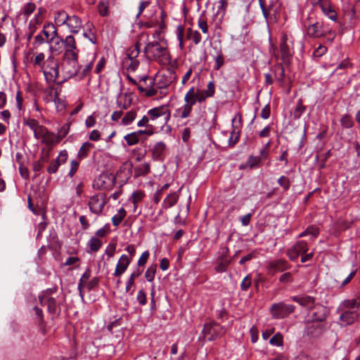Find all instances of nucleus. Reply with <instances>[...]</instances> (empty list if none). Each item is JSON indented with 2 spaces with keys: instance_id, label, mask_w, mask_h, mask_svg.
I'll return each instance as SVG.
<instances>
[{
  "instance_id": "f257e3e1",
  "label": "nucleus",
  "mask_w": 360,
  "mask_h": 360,
  "mask_svg": "<svg viewBox=\"0 0 360 360\" xmlns=\"http://www.w3.org/2000/svg\"><path fill=\"white\" fill-rule=\"evenodd\" d=\"M176 79L177 75L175 71L172 69H167L166 71L156 75L155 79L150 78L148 76L141 77L140 82H143L146 86L139 85L138 90L147 97L154 96L163 97L168 94V87Z\"/></svg>"
},
{
  "instance_id": "f03ea898",
  "label": "nucleus",
  "mask_w": 360,
  "mask_h": 360,
  "mask_svg": "<svg viewBox=\"0 0 360 360\" xmlns=\"http://www.w3.org/2000/svg\"><path fill=\"white\" fill-rule=\"evenodd\" d=\"M78 54L68 51L63 53L60 64L63 79L58 83L61 84L70 78L77 76L82 66L78 63Z\"/></svg>"
},
{
  "instance_id": "7ed1b4c3",
  "label": "nucleus",
  "mask_w": 360,
  "mask_h": 360,
  "mask_svg": "<svg viewBox=\"0 0 360 360\" xmlns=\"http://www.w3.org/2000/svg\"><path fill=\"white\" fill-rule=\"evenodd\" d=\"M59 67L57 59L53 56L51 55L46 58V63L40 70L43 72L48 83L56 82L59 77Z\"/></svg>"
},
{
  "instance_id": "20e7f679",
  "label": "nucleus",
  "mask_w": 360,
  "mask_h": 360,
  "mask_svg": "<svg viewBox=\"0 0 360 360\" xmlns=\"http://www.w3.org/2000/svg\"><path fill=\"white\" fill-rule=\"evenodd\" d=\"M226 333L225 328L216 322L205 323L202 333L203 338L207 341H214L220 338Z\"/></svg>"
},
{
  "instance_id": "39448f33",
  "label": "nucleus",
  "mask_w": 360,
  "mask_h": 360,
  "mask_svg": "<svg viewBox=\"0 0 360 360\" xmlns=\"http://www.w3.org/2000/svg\"><path fill=\"white\" fill-rule=\"evenodd\" d=\"M42 34L44 36V39L46 40V43L50 44V50L52 51V44L58 45L62 37L58 34V30L56 26L51 22H46L44 25L43 30L41 31Z\"/></svg>"
},
{
  "instance_id": "423d86ee",
  "label": "nucleus",
  "mask_w": 360,
  "mask_h": 360,
  "mask_svg": "<svg viewBox=\"0 0 360 360\" xmlns=\"http://www.w3.org/2000/svg\"><path fill=\"white\" fill-rule=\"evenodd\" d=\"M295 306L285 304L283 302L274 303L271 305L270 311L274 319H281L287 317L295 311Z\"/></svg>"
},
{
  "instance_id": "0eeeda50",
  "label": "nucleus",
  "mask_w": 360,
  "mask_h": 360,
  "mask_svg": "<svg viewBox=\"0 0 360 360\" xmlns=\"http://www.w3.org/2000/svg\"><path fill=\"white\" fill-rule=\"evenodd\" d=\"M149 120L155 122L159 119H162L161 125L163 126L167 123L170 118V112L165 106H159L149 110L147 112Z\"/></svg>"
},
{
  "instance_id": "6e6552de",
  "label": "nucleus",
  "mask_w": 360,
  "mask_h": 360,
  "mask_svg": "<svg viewBox=\"0 0 360 360\" xmlns=\"http://www.w3.org/2000/svg\"><path fill=\"white\" fill-rule=\"evenodd\" d=\"M145 52L153 59H158L160 57H167V49L160 46L158 41L149 42L144 48Z\"/></svg>"
},
{
  "instance_id": "1a4fd4ad",
  "label": "nucleus",
  "mask_w": 360,
  "mask_h": 360,
  "mask_svg": "<svg viewBox=\"0 0 360 360\" xmlns=\"http://www.w3.org/2000/svg\"><path fill=\"white\" fill-rule=\"evenodd\" d=\"M308 251V244L304 240H299L290 248L288 249L286 254L289 259L295 262L301 254L307 253Z\"/></svg>"
},
{
  "instance_id": "9d476101",
  "label": "nucleus",
  "mask_w": 360,
  "mask_h": 360,
  "mask_svg": "<svg viewBox=\"0 0 360 360\" xmlns=\"http://www.w3.org/2000/svg\"><path fill=\"white\" fill-rule=\"evenodd\" d=\"M330 30H327L324 28L323 22H315L310 24L306 28V34L310 38H320L326 36L328 33H330Z\"/></svg>"
},
{
  "instance_id": "9b49d317",
  "label": "nucleus",
  "mask_w": 360,
  "mask_h": 360,
  "mask_svg": "<svg viewBox=\"0 0 360 360\" xmlns=\"http://www.w3.org/2000/svg\"><path fill=\"white\" fill-rule=\"evenodd\" d=\"M280 49L283 60L290 58L293 54L292 41L286 33H283L281 35Z\"/></svg>"
},
{
  "instance_id": "f8f14e48",
  "label": "nucleus",
  "mask_w": 360,
  "mask_h": 360,
  "mask_svg": "<svg viewBox=\"0 0 360 360\" xmlns=\"http://www.w3.org/2000/svg\"><path fill=\"white\" fill-rule=\"evenodd\" d=\"M105 200L103 194H97L90 198L88 205L90 211L96 214H100L105 206Z\"/></svg>"
},
{
  "instance_id": "ddd939ff",
  "label": "nucleus",
  "mask_w": 360,
  "mask_h": 360,
  "mask_svg": "<svg viewBox=\"0 0 360 360\" xmlns=\"http://www.w3.org/2000/svg\"><path fill=\"white\" fill-rule=\"evenodd\" d=\"M340 314V321L342 326H347L354 323L359 317V313L356 310L338 309Z\"/></svg>"
},
{
  "instance_id": "4468645a",
  "label": "nucleus",
  "mask_w": 360,
  "mask_h": 360,
  "mask_svg": "<svg viewBox=\"0 0 360 360\" xmlns=\"http://www.w3.org/2000/svg\"><path fill=\"white\" fill-rule=\"evenodd\" d=\"M68 157V155L67 150H61L58 157L50 162L49 165L46 169L47 172L50 174L56 173L59 167L66 162Z\"/></svg>"
},
{
  "instance_id": "2eb2a0df",
  "label": "nucleus",
  "mask_w": 360,
  "mask_h": 360,
  "mask_svg": "<svg viewBox=\"0 0 360 360\" xmlns=\"http://www.w3.org/2000/svg\"><path fill=\"white\" fill-rule=\"evenodd\" d=\"M307 326V334L313 337H318L325 330L326 324L309 320Z\"/></svg>"
},
{
  "instance_id": "dca6fc26",
  "label": "nucleus",
  "mask_w": 360,
  "mask_h": 360,
  "mask_svg": "<svg viewBox=\"0 0 360 360\" xmlns=\"http://www.w3.org/2000/svg\"><path fill=\"white\" fill-rule=\"evenodd\" d=\"M131 262V258H129L128 255H121L116 265L113 275L115 277H120L126 271Z\"/></svg>"
},
{
  "instance_id": "f3484780",
  "label": "nucleus",
  "mask_w": 360,
  "mask_h": 360,
  "mask_svg": "<svg viewBox=\"0 0 360 360\" xmlns=\"http://www.w3.org/2000/svg\"><path fill=\"white\" fill-rule=\"evenodd\" d=\"M237 118H238V124H240L241 115L240 113H237L232 119V131L229 139V146H233L239 139V127L237 125V124H235Z\"/></svg>"
},
{
  "instance_id": "a211bd4d",
  "label": "nucleus",
  "mask_w": 360,
  "mask_h": 360,
  "mask_svg": "<svg viewBox=\"0 0 360 360\" xmlns=\"http://www.w3.org/2000/svg\"><path fill=\"white\" fill-rule=\"evenodd\" d=\"M290 267L291 266L283 259H276L269 264V270L273 274L276 272H283L290 269Z\"/></svg>"
},
{
  "instance_id": "6ab92c4d",
  "label": "nucleus",
  "mask_w": 360,
  "mask_h": 360,
  "mask_svg": "<svg viewBox=\"0 0 360 360\" xmlns=\"http://www.w3.org/2000/svg\"><path fill=\"white\" fill-rule=\"evenodd\" d=\"M44 305L47 306L48 312L54 316H58L61 311L60 303L53 297H49L45 299Z\"/></svg>"
},
{
  "instance_id": "aec40b11",
  "label": "nucleus",
  "mask_w": 360,
  "mask_h": 360,
  "mask_svg": "<svg viewBox=\"0 0 360 360\" xmlns=\"http://www.w3.org/2000/svg\"><path fill=\"white\" fill-rule=\"evenodd\" d=\"M314 309L315 311L312 313L310 320L314 322L324 323L323 322L328 314V309L323 305L315 307Z\"/></svg>"
},
{
  "instance_id": "412c9836",
  "label": "nucleus",
  "mask_w": 360,
  "mask_h": 360,
  "mask_svg": "<svg viewBox=\"0 0 360 360\" xmlns=\"http://www.w3.org/2000/svg\"><path fill=\"white\" fill-rule=\"evenodd\" d=\"M66 25L69 28L70 32L73 34H78L82 27V21L77 15H70Z\"/></svg>"
},
{
  "instance_id": "4be33fe9",
  "label": "nucleus",
  "mask_w": 360,
  "mask_h": 360,
  "mask_svg": "<svg viewBox=\"0 0 360 360\" xmlns=\"http://www.w3.org/2000/svg\"><path fill=\"white\" fill-rule=\"evenodd\" d=\"M166 145L162 141L157 142L151 148L152 158L155 161L163 160Z\"/></svg>"
},
{
  "instance_id": "5701e85b",
  "label": "nucleus",
  "mask_w": 360,
  "mask_h": 360,
  "mask_svg": "<svg viewBox=\"0 0 360 360\" xmlns=\"http://www.w3.org/2000/svg\"><path fill=\"white\" fill-rule=\"evenodd\" d=\"M291 300L308 309L314 307L315 304V298L309 295L293 296Z\"/></svg>"
},
{
  "instance_id": "b1692460",
  "label": "nucleus",
  "mask_w": 360,
  "mask_h": 360,
  "mask_svg": "<svg viewBox=\"0 0 360 360\" xmlns=\"http://www.w3.org/2000/svg\"><path fill=\"white\" fill-rule=\"evenodd\" d=\"M199 96V103L205 101L207 98L212 97L215 92L214 84L213 82H210L207 84V89L200 90L197 89Z\"/></svg>"
},
{
  "instance_id": "393cba45",
  "label": "nucleus",
  "mask_w": 360,
  "mask_h": 360,
  "mask_svg": "<svg viewBox=\"0 0 360 360\" xmlns=\"http://www.w3.org/2000/svg\"><path fill=\"white\" fill-rule=\"evenodd\" d=\"M60 43L64 45V53L72 51L78 54L79 50L77 49L75 37L72 35L67 36L65 39L62 38Z\"/></svg>"
},
{
  "instance_id": "a878e982",
  "label": "nucleus",
  "mask_w": 360,
  "mask_h": 360,
  "mask_svg": "<svg viewBox=\"0 0 360 360\" xmlns=\"http://www.w3.org/2000/svg\"><path fill=\"white\" fill-rule=\"evenodd\" d=\"M360 306V297L357 299H352V300H344L339 309H345V310H356L359 309Z\"/></svg>"
},
{
  "instance_id": "bb28decb",
  "label": "nucleus",
  "mask_w": 360,
  "mask_h": 360,
  "mask_svg": "<svg viewBox=\"0 0 360 360\" xmlns=\"http://www.w3.org/2000/svg\"><path fill=\"white\" fill-rule=\"evenodd\" d=\"M321 9L323 14L327 16L330 20L335 22L338 20V15L336 11L327 3L321 4Z\"/></svg>"
},
{
  "instance_id": "cd10ccee",
  "label": "nucleus",
  "mask_w": 360,
  "mask_h": 360,
  "mask_svg": "<svg viewBox=\"0 0 360 360\" xmlns=\"http://www.w3.org/2000/svg\"><path fill=\"white\" fill-rule=\"evenodd\" d=\"M259 4L266 22L269 23L270 18V11L274 8V1H271L269 5L266 6L265 4V0H259Z\"/></svg>"
},
{
  "instance_id": "c85d7f7f",
  "label": "nucleus",
  "mask_w": 360,
  "mask_h": 360,
  "mask_svg": "<svg viewBox=\"0 0 360 360\" xmlns=\"http://www.w3.org/2000/svg\"><path fill=\"white\" fill-rule=\"evenodd\" d=\"M94 147V144L86 141L80 147L78 153L77 158L81 160L88 157L90 150Z\"/></svg>"
},
{
  "instance_id": "c756f323",
  "label": "nucleus",
  "mask_w": 360,
  "mask_h": 360,
  "mask_svg": "<svg viewBox=\"0 0 360 360\" xmlns=\"http://www.w3.org/2000/svg\"><path fill=\"white\" fill-rule=\"evenodd\" d=\"M275 79L280 86H283L285 83V70L282 65H276L273 70Z\"/></svg>"
},
{
  "instance_id": "7c9ffc66",
  "label": "nucleus",
  "mask_w": 360,
  "mask_h": 360,
  "mask_svg": "<svg viewBox=\"0 0 360 360\" xmlns=\"http://www.w3.org/2000/svg\"><path fill=\"white\" fill-rule=\"evenodd\" d=\"M179 195L176 192L169 193L164 200L162 206L165 209L173 207L178 201Z\"/></svg>"
},
{
  "instance_id": "2f4dec72",
  "label": "nucleus",
  "mask_w": 360,
  "mask_h": 360,
  "mask_svg": "<svg viewBox=\"0 0 360 360\" xmlns=\"http://www.w3.org/2000/svg\"><path fill=\"white\" fill-rule=\"evenodd\" d=\"M59 142L60 141L57 135H55L53 133L50 132L48 130L42 139V143L48 146L54 145Z\"/></svg>"
},
{
  "instance_id": "473e14b6",
  "label": "nucleus",
  "mask_w": 360,
  "mask_h": 360,
  "mask_svg": "<svg viewBox=\"0 0 360 360\" xmlns=\"http://www.w3.org/2000/svg\"><path fill=\"white\" fill-rule=\"evenodd\" d=\"M102 246V242L100 239H98L96 237H91L87 243V247L89 248L90 250L88 251L90 252H97L100 250V248Z\"/></svg>"
},
{
  "instance_id": "72a5a7b5",
  "label": "nucleus",
  "mask_w": 360,
  "mask_h": 360,
  "mask_svg": "<svg viewBox=\"0 0 360 360\" xmlns=\"http://www.w3.org/2000/svg\"><path fill=\"white\" fill-rule=\"evenodd\" d=\"M340 124L344 129H351L354 126L352 117L349 114L343 115L340 120Z\"/></svg>"
},
{
  "instance_id": "f704fd0d",
  "label": "nucleus",
  "mask_w": 360,
  "mask_h": 360,
  "mask_svg": "<svg viewBox=\"0 0 360 360\" xmlns=\"http://www.w3.org/2000/svg\"><path fill=\"white\" fill-rule=\"evenodd\" d=\"M69 15L65 11H58L55 15V21L58 25H67Z\"/></svg>"
},
{
  "instance_id": "c9c22d12",
  "label": "nucleus",
  "mask_w": 360,
  "mask_h": 360,
  "mask_svg": "<svg viewBox=\"0 0 360 360\" xmlns=\"http://www.w3.org/2000/svg\"><path fill=\"white\" fill-rule=\"evenodd\" d=\"M193 107V105L185 103L181 108L176 110V112H180V117L182 119L189 117L191 115Z\"/></svg>"
},
{
  "instance_id": "e433bc0d",
  "label": "nucleus",
  "mask_w": 360,
  "mask_h": 360,
  "mask_svg": "<svg viewBox=\"0 0 360 360\" xmlns=\"http://www.w3.org/2000/svg\"><path fill=\"white\" fill-rule=\"evenodd\" d=\"M187 37L195 44H198L202 39L200 33L197 30H193L191 28H188L187 30Z\"/></svg>"
},
{
  "instance_id": "4c0bfd02",
  "label": "nucleus",
  "mask_w": 360,
  "mask_h": 360,
  "mask_svg": "<svg viewBox=\"0 0 360 360\" xmlns=\"http://www.w3.org/2000/svg\"><path fill=\"white\" fill-rule=\"evenodd\" d=\"M134 170L136 176H146L150 172V164L145 162L144 164L136 167Z\"/></svg>"
},
{
  "instance_id": "58836bf2",
  "label": "nucleus",
  "mask_w": 360,
  "mask_h": 360,
  "mask_svg": "<svg viewBox=\"0 0 360 360\" xmlns=\"http://www.w3.org/2000/svg\"><path fill=\"white\" fill-rule=\"evenodd\" d=\"M127 212L124 208H120L117 214L114 215L112 218V223L113 226H118L124 218L126 217Z\"/></svg>"
},
{
  "instance_id": "ea45409f",
  "label": "nucleus",
  "mask_w": 360,
  "mask_h": 360,
  "mask_svg": "<svg viewBox=\"0 0 360 360\" xmlns=\"http://www.w3.org/2000/svg\"><path fill=\"white\" fill-rule=\"evenodd\" d=\"M95 58V54H94L92 56V60L89 63H87L82 69H79V72H78L77 76L80 79L84 78L90 72L91 70L93 68Z\"/></svg>"
},
{
  "instance_id": "a19ab883",
  "label": "nucleus",
  "mask_w": 360,
  "mask_h": 360,
  "mask_svg": "<svg viewBox=\"0 0 360 360\" xmlns=\"http://www.w3.org/2000/svg\"><path fill=\"white\" fill-rule=\"evenodd\" d=\"M140 53V45L136 43L134 46L130 47L127 51V56L128 59H136Z\"/></svg>"
},
{
  "instance_id": "79ce46f5",
  "label": "nucleus",
  "mask_w": 360,
  "mask_h": 360,
  "mask_svg": "<svg viewBox=\"0 0 360 360\" xmlns=\"http://www.w3.org/2000/svg\"><path fill=\"white\" fill-rule=\"evenodd\" d=\"M157 270V264H153L148 268L145 272V278L148 282H153L155 278V273Z\"/></svg>"
},
{
  "instance_id": "37998d69",
  "label": "nucleus",
  "mask_w": 360,
  "mask_h": 360,
  "mask_svg": "<svg viewBox=\"0 0 360 360\" xmlns=\"http://www.w3.org/2000/svg\"><path fill=\"white\" fill-rule=\"evenodd\" d=\"M305 110L306 106L302 105V101L301 99H300L297 101L296 107L293 112V117L296 120L300 119L301 116L303 115V113L305 112Z\"/></svg>"
},
{
  "instance_id": "c03bdc74",
  "label": "nucleus",
  "mask_w": 360,
  "mask_h": 360,
  "mask_svg": "<svg viewBox=\"0 0 360 360\" xmlns=\"http://www.w3.org/2000/svg\"><path fill=\"white\" fill-rule=\"evenodd\" d=\"M124 141L128 146H134L139 143L140 138L136 131L128 134L124 136Z\"/></svg>"
},
{
  "instance_id": "a18cd8bd",
  "label": "nucleus",
  "mask_w": 360,
  "mask_h": 360,
  "mask_svg": "<svg viewBox=\"0 0 360 360\" xmlns=\"http://www.w3.org/2000/svg\"><path fill=\"white\" fill-rule=\"evenodd\" d=\"M344 12L345 15H347L350 17V18H354L356 15V12L358 11L360 13V3L356 5V7L351 6L348 5L347 7L344 6L343 8Z\"/></svg>"
},
{
  "instance_id": "49530a36",
  "label": "nucleus",
  "mask_w": 360,
  "mask_h": 360,
  "mask_svg": "<svg viewBox=\"0 0 360 360\" xmlns=\"http://www.w3.org/2000/svg\"><path fill=\"white\" fill-rule=\"evenodd\" d=\"M136 110H130L126 113V115L122 119V124L123 125H129L136 118Z\"/></svg>"
},
{
  "instance_id": "de8ad7c7",
  "label": "nucleus",
  "mask_w": 360,
  "mask_h": 360,
  "mask_svg": "<svg viewBox=\"0 0 360 360\" xmlns=\"http://www.w3.org/2000/svg\"><path fill=\"white\" fill-rule=\"evenodd\" d=\"M108 2L105 0H101L98 4V13L103 16H107L109 13L108 12Z\"/></svg>"
},
{
  "instance_id": "09e8293b",
  "label": "nucleus",
  "mask_w": 360,
  "mask_h": 360,
  "mask_svg": "<svg viewBox=\"0 0 360 360\" xmlns=\"http://www.w3.org/2000/svg\"><path fill=\"white\" fill-rule=\"evenodd\" d=\"M56 291H57L56 287L48 288L46 290H44L41 292V294L39 295V300L40 304L41 306H44V302L45 301V299L49 297H51V295L56 292Z\"/></svg>"
},
{
  "instance_id": "8fccbe9b",
  "label": "nucleus",
  "mask_w": 360,
  "mask_h": 360,
  "mask_svg": "<svg viewBox=\"0 0 360 360\" xmlns=\"http://www.w3.org/2000/svg\"><path fill=\"white\" fill-rule=\"evenodd\" d=\"M261 161V157L250 155L248 159L247 165L250 167V169H254L259 167Z\"/></svg>"
},
{
  "instance_id": "3c124183",
  "label": "nucleus",
  "mask_w": 360,
  "mask_h": 360,
  "mask_svg": "<svg viewBox=\"0 0 360 360\" xmlns=\"http://www.w3.org/2000/svg\"><path fill=\"white\" fill-rule=\"evenodd\" d=\"M33 310L35 312L36 316H37V322L41 329H43L45 326V321L44 319V313L43 311L39 308L38 307H34Z\"/></svg>"
},
{
  "instance_id": "603ef678",
  "label": "nucleus",
  "mask_w": 360,
  "mask_h": 360,
  "mask_svg": "<svg viewBox=\"0 0 360 360\" xmlns=\"http://www.w3.org/2000/svg\"><path fill=\"white\" fill-rule=\"evenodd\" d=\"M198 27L202 30V32L205 34L208 32V25L207 20L205 18V11H203L198 21Z\"/></svg>"
},
{
  "instance_id": "864d4df0",
  "label": "nucleus",
  "mask_w": 360,
  "mask_h": 360,
  "mask_svg": "<svg viewBox=\"0 0 360 360\" xmlns=\"http://www.w3.org/2000/svg\"><path fill=\"white\" fill-rule=\"evenodd\" d=\"M144 196H145V194L141 191H135L131 194V199H132V202L134 204V211L136 209L137 203L141 202L143 200Z\"/></svg>"
},
{
  "instance_id": "5fc2aeb1",
  "label": "nucleus",
  "mask_w": 360,
  "mask_h": 360,
  "mask_svg": "<svg viewBox=\"0 0 360 360\" xmlns=\"http://www.w3.org/2000/svg\"><path fill=\"white\" fill-rule=\"evenodd\" d=\"M331 155L330 151L328 150L326 153H323L321 155H317L316 156V160H320L319 169H323L326 167V162Z\"/></svg>"
},
{
  "instance_id": "6e6d98bb",
  "label": "nucleus",
  "mask_w": 360,
  "mask_h": 360,
  "mask_svg": "<svg viewBox=\"0 0 360 360\" xmlns=\"http://www.w3.org/2000/svg\"><path fill=\"white\" fill-rule=\"evenodd\" d=\"M46 63L45 55L44 53H38L33 59V64L35 67H38L40 69Z\"/></svg>"
},
{
  "instance_id": "4d7b16f0",
  "label": "nucleus",
  "mask_w": 360,
  "mask_h": 360,
  "mask_svg": "<svg viewBox=\"0 0 360 360\" xmlns=\"http://www.w3.org/2000/svg\"><path fill=\"white\" fill-rule=\"evenodd\" d=\"M269 343L273 346L281 347L283 346V335L280 333H277L269 340Z\"/></svg>"
},
{
  "instance_id": "13d9d810",
  "label": "nucleus",
  "mask_w": 360,
  "mask_h": 360,
  "mask_svg": "<svg viewBox=\"0 0 360 360\" xmlns=\"http://www.w3.org/2000/svg\"><path fill=\"white\" fill-rule=\"evenodd\" d=\"M124 96V98H126L127 97V94H122V93H120L118 96H117V101H116V103L117 105V106L120 108H122L124 110H127L129 108V106L131 105V99L129 100V101L127 103L126 101L122 103V101H121V98L122 96Z\"/></svg>"
},
{
  "instance_id": "bf43d9fd",
  "label": "nucleus",
  "mask_w": 360,
  "mask_h": 360,
  "mask_svg": "<svg viewBox=\"0 0 360 360\" xmlns=\"http://www.w3.org/2000/svg\"><path fill=\"white\" fill-rule=\"evenodd\" d=\"M70 124L69 123H65L60 129H58L57 136L60 141L67 136L70 131Z\"/></svg>"
},
{
  "instance_id": "052dcab7",
  "label": "nucleus",
  "mask_w": 360,
  "mask_h": 360,
  "mask_svg": "<svg viewBox=\"0 0 360 360\" xmlns=\"http://www.w3.org/2000/svg\"><path fill=\"white\" fill-rule=\"evenodd\" d=\"M277 183L283 188L284 191H288L290 187V179L285 176H281L278 179Z\"/></svg>"
},
{
  "instance_id": "680f3d73",
  "label": "nucleus",
  "mask_w": 360,
  "mask_h": 360,
  "mask_svg": "<svg viewBox=\"0 0 360 360\" xmlns=\"http://www.w3.org/2000/svg\"><path fill=\"white\" fill-rule=\"evenodd\" d=\"M132 154L137 162L141 161L146 154V150L140 148H136L132 150Z\"/></svg>"
},
{
  "instance_id": "e2e57ef3",
  "label": "nucleus",
  "mask_w": 360,
  "mask_h": 360,
  "mask_svg": "<svg viewBox=\"0 0 360 360\" xmlns=\"http://www.w3.org/2000/svg\"><path fill=\"white\" fill-rule=\"evenodd\" d=\"M23 124L30 127L32 131L37 129L40 126L39 122L33 118L24 119Z\"/></svg>"
},
{
  "instance_id": "0e129e2a",
  "label": "nucleus",
  "mask_w": 360,
  "mask_h": 360,
  "mask_svg": "<svg viewBox=\"0 0 360 360\" xmlns=\"http://www.w3.org/2000/svg\"><path fill=\"white\" fill-rule=\"evenodd\" d=\"M198 102L199 103V96L198 94L195 95H191V94H186L184 96V103L191 104V105H195V103Z\"/></svg>"
},
{
  "instance_id": "69168bd1",
  "label": "nucleus",
  "mask_w": 360,
  "mask_h": 360,
  "mask_svg": "<svg viewBox=\"0 0 360 360\" xmlns=\"http://www.w3.org/2000/svg\"><path fill=\"white\" fill-rule=\"evenodd\" d=\"M44 43H46V40L44 39V36L40 32L37 35L34 37L32 44L34 48H37Z\"/></svg>"
},
{
  "instance_id": "338daca9",
  "label": "nucleus",
  "mask_w": 360,
  "mask_h": 360,
  "mask_svg": "<svg viewBox=\"0 0 360 360\" xmlns=\"http://www.w3.org/2000/svg\"><path fill=\"white\" fill-rule=\"evenodd\" d=\"M47 131V129L40 125L39 127L33 131L34 132V136L36 139H39L40 138H44V135L46 134Z\"/></svg>"
},
{
  "instance_id": "774afa93",
  "label": "nucleus",
  "mask_w": 360,
  "mask_h": 360,
  "mask_svg": "<svg viewBox=\"0 0 360 360\" xmlns=\"http://www.w3.org/2000/svg\"><path fill=\"white\" fill-rule=\"evenodd\" d=\"M24 15L26 17H29L36 9V5L34 3L30 2L24 6Z\"/></svg>"
}]
</instances>
